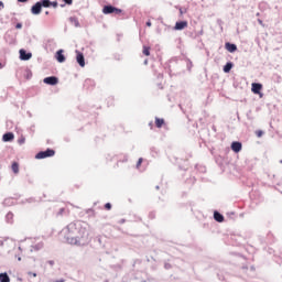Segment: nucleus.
Segmentation results:
<instances>
[{"mask_svg": "<svg viewBox=\"0 0 282 282\" xmlns=\"http://www.w3.org/2000/svg\"><path fill=\"white\" fill-rule=\"evenodd\" d=\"M154 124H155L156 129H162V127H166V120H164V118L155 117Z\"/></svg>", "mask_w": 282, "mask_h": 282, "instance_id": "obj_18", "label": "nucleus"}, {"mask_svg": "<svg viewBox=\"0 0 282 282\" xmlns=\"http://www.w3.org/2000/svg\"><path fill=\"white\" fill-rule=\"evenodd\" d=\"M213 217H214V220L217 221V224H224V221H226V217L224 216V214H221L217 209L214 210Z\"/></svg>", "mask_w": 282, "mask_h": 282, "instance_id": "obj_12", "label": "nucleus"}, {"mask_svg": "<svg viewBox=\"0 0 282 282\" xmlns=\"http://www.w3.org/2000/svg\"><path fill=\"white\" fill-rule=\"evenodd\" d=\"M3 206H12L14 202H12V198H4L2 202Z\"/></svg>", "mask_w": 282, "mask_h": 282, "instance_id": "obj_29", "label": "nucleus"}, {"mask_svg": "<svg viewBox=\"0 0 282 282\" xmlns=\"http://www.w3.org/2000/svg\"><path fill=\"white\" fill-rule=\"evenodd\" d=\"M41 12H43V7L40 1L32 4L31 14H33V17H39V14H41Z\"/></svg>", "mask_w": 282, "mask_h": 282, "instance_id": "obj_8", "label": "nucleus"}, {"mask_svg": "<svg viewBox=\"0 0 282 282\" xmlns=\"http://www.w3.org/2000/svg\"><path fill=\"white\" fill-rule=\"evenodd\" d=\"M59 235L64 236L65 242L69 246H85L91 241L87 225L80 220L68 224Z\"/></svg>", "mask_w": 282, "mask_h": 282, "instance_id": "obj_1", "label": "nucleus"}, {"mask_svg": "<svg viewBox=\"0 0 282 282\" xmlns=\"http://www.w3.org/2000/svg\"><path fill=\"white\" fill-rule=\"evenodd\" d=\"M25 142V135L21 134V137L18 139V144H23Z\"/></svg>", "mask_w": 282, "mask_h": 282, "instance_id": "obj_42", "label": "nucleus"}, {"mask_svg": "<svg viewBox=\"0 0 282 282\" xmlns=\"http://www.w3.org/2000/svg\"><path fill=\"white\" fill-rule=\"evenodd\" d=\"M19 58H20V61H30L32 58V52H30L25 48H20L19 50Z\"/></svg>", "mask_w": 282, "mask_h": 282, "instance_id": "obj_7", "label": "nucleus"}, {"mask_svg": "<svg viewBox=\"0 0 282 282\" xmlns=\"http://www.w3.org/2000/svg\"><path fill=\"white\" fill-rule=\"evenodd\" d=\"M176 9L180 11V15L182 17L184 13L187 12L186 9H183L182 7H176Z\"/></svg>", "mask_w": 282, "mask_h": 282, "instance_id": "obj_46", "label": "nucleus"}, {"mask_svg": "<svg viewBox=\"0 0 282 282\" xmlns=\"http://www.w3.org/2000/svg\"><path fill=\"white\" fill-rule=\"evenodd\" d=\"M232 67H235V63L231 61H228L224 66H223V72L224 74H230L232 72Z\"/></svg>", "mask_w": 282, "mask_h": 282, "instance_id": "obj_17", "label": "nucleus"}, {"mask_svg": "<svg viewBox=\"0 0 282 282\" xmlns=\"http://www.w3.org/2000/svg\"><path fill=\"white\" fill-rule=\"evenodd\" d=\"M15 259H18V261H21L22 260L21 253L15 254Z\"/></svg>", "mask_w": 282, "mask_h": 282, "instance_id": "obj_62", "label": "nucleus"}, {"mask_svg": "<svg viewBox=\"0 0 282 282\" xmlns=\"http://www.w3.org/2000/svg\"><path fill=\"white\" fill-rule=\"evenodd\" d=\"M186 66H187V70L191 72V69H193V61H191L189 58L186 59Z\"/></svg>", "mask_w": 282, "mask_h": 282, "instance_id": "obj_32", "label": "nucleus"}, {"mask_svg": "<svg viewBox=\"0 0 282 282\" xmlns=\"http://www.w3.org/2000/svg\"><path fill=\"white\" fill-rule=\"evenodd\" d=\"M17 21H19V19L17 17L11 18L12 23H17Z\"/></svg>", "mask_w": 282, "mask_h": 282, "instance_id": "obj_61", "label": "nucleus"}, {"mask_svg": "<svg viewBox=\"0 0 282 282\" xmlns=\"http://www.w3.org/2000/svg\"><path fill=\"white\" fill-rule=\"evenodd\" d=\"M29 276H34V278H36V276H37V274H36V272H32V271H30V272H29Z\"/></svg>", "mask_w": 282, "mask_h": 282, "instance_id": "obj_57", "label": "nucleus"}, {"mask_svg": "<svg viewBox=\"0 0 282 282\" xmlns=\"http://www.w3.org/2000/svg\"><path fill=\"white\" fill-rule=\"evenodd\" d=\"M113 105V99L111 97L108 98V107H111Z\"/></svg>", "mask_w": 282, "mask_h": 282, "instance_id": "obj_54", "label": "nucleus"}, {"mask_svg": "<svg viewBox=\"0 0 282 282\" xmlns=\"http://www.w3.org/2000/svg\"><path fill=\"white\" fill-rule=\"evenodd\" d=\"M217 25H219L221 32H224V20L217 19Z\"/></svg>", "mask_w": 282, "mask_h": 282, "instance_id": "obj_37", "label": "nucleus"}, {"mask_svg": "<svg viewBox=\"0 0 282 282\" xmlns=\"http://www.w3.org/2000/svg\"><path fill=\"white\" fill-rule=\"evenodd\" d=\"M44 85H48L50 87H56L58 85L59 79L55 75L47 76L43 79Z\"/></svg>", "mask_w": 282, "mask_h": 282, "instance_id": "obj_5", "label": "nucleus"}, {"mask_svg": "<svg viewBox=\"0 0 282 282\" xmlns=\"http://www.w3.org/2000/svg\"><path fill=\"white\" fill-rule=\"evenodd\" d=\"M56 155V150L47 148L46 150H41L35 154V160H47V158H54Z\"/></svg>", "mask_w": 282, "mask_h": 282, "instance_id": "obj_3", "label": "nucleus"}, {"mask_svg": "<svg viewBox=\"0 0 282 282\" xmlns=\"http://www.w3.org/2000/svg\"><path fill=\"white\" fill-rule=\"evenodd\" d=\"M104 208H105V210H111V208H113V205L111 203H106L104 205Z\"/></svg>", "mask_w": 282, "mask_h": 282, "instance_id": "obj_38", "label": "nucleus"}, {"mask_svg": "<svg viewBox=\"0 0 282 282\" xmlns=\"http://www.w3.org/2000/svg\"><path fill=\"white\" fill-rule=\"evenodd\" d=\"M51 8H54V9H56V8H58V1H52L51 0Z\"/></svg>", "mask_w": 282, "mask_h": 282, "instance_id": "obj_47", "label": "nucleus"}, {"mask_svg": "<svg viewBox=\"0 0 282 282\" xmlns=\"http://www.w3.org/2000/svg\"><path fill=\"white\" fill-rule=\"evenodd\" d=\"M69 23H72L75 28H80V21L76 17L68 18Z\"/></svg>", "mask_w": 282, "mask_h": 282, "instance_id": "obj_22", "label": "nucleus"}, {"mask_svg": "<svg viewBox=\"0 0 282 282\" xmlns=\"http://www.w3.org/2000/svg\"><path fill=\"white\" fill-rule=\"evenodd\" d=\"M86 215H89V217H94V215H96V212L94 210V208H88L86 209Z\"/></svg>", "mask_w": 282, "mask_h": 282, "instance_id": "obj_33", "label": "nucleus"}, {"mask_svg": "<svg viewBox=\"0 0 282 282\" xmlns=\"http://www.w3.org/2000/svg\"><path fill=\"white\" fill-rule=\"evenodd\" d=\"M89 239H90V241L93 239V241H94L95 246H97V248H105V242L102 241V236L99 235L95 238H89Z\"/></svg>", "mask_w": 282, "mask_h": 282, "instance_id": "obj_16", "label": "nucleus"}, {"mask_svg": "<svg viewBox=\"0 0 282 282\" xmlns=\"http://www.w3.org/2000/svg\"><path fill=\"white\" fill-rule=\"evenodd\" d=\"M55 59L57 61V63H65V61H67V57L65 56V50H57L55 52Z\"/></svg>", "mask_w": 282, "mask_h": 282, "instance_id": "obj_10", "label": "nucleus"}, {"mask_svg": "<svg viewBox=\"0 0 282 282\" xmlns=\"http://www.w3.org/2000/svg\"><path fill=\"white\" fill-rule=\"evenodd\" d=\"M259 25H261L262 28H265V23H263V20L261 18L257 19Z\"/></svg>", "mask_w": 282, "mask_h": 282, "instance_id": "obj_49", "label": "nucleus"}, {"mask_svg": "<svg viewBox=\"0 0 282 282\" xmlns=\"http://www.w3.org/2000/svg\"><path fill=\"white\" fill-rule=\"evenodd\" d=\"M32 76H33L32 69L25 68V72H24V78H25V80H32Z\"/></svg>", "mask_w": 282, "mask_h": 282, "instance_id": "obj_25", "label": "nucleus"}, {"mask_svg": "<svg viewBox=\"0 0 282 282\" xmlns=\"http://www.w3.org/2000/svg\"><path fill=\"white\" fill-rule=\"evenodd\" d=\"M19 169H20L19 162L13 161L11 164V170H12V173H14V175H19Z\"/></svg>", "mask_w": 282, "mask_h": 282, "instance_id": "obj_19", "label": "nucleus"}, {"mask_svg": "<svg viewBox=\"0 0 282 282\" xmlns=\"http://www.w3.org/2000/svg\"><path fill=\"white\" fill-rule=\"evenodd\" d=\"M66 6H72L74 3V0H62Z\"/></svg>", "mask_w": 282, "mask_h": 282, "instance_id": "obj_53", "label": "nucleus"}, {"mask_svg": "<svg viewBox=\"0 0 282 282\" xmlns=\"http://www.w3.org/2000/svg\"><path fill=\"white\" fill-rule=\"evenodd\" d=\"M63 213H65V208L62 207V208H59L57 215H63Z\"/></svg>", "mask_w": 282, "mask_h": 282, "instance_id": "obj_58", "label": "nucleus"}, {"mask_svg": "<svg viewBox=\"0 0 282 282\" xmlns=\"http://www.w3.org/2000/svg\"><path fill=\"white\" fill-rule=\"evenodd\" d=\"M251 91L254 94V96H259V98H263V84L259 82H253L251 84Z\"/></svg>", "mask_w": 282, "mask_h": 282, "instance_id": "obj_4", "label": "nucleus"}, {"mask_svg": "<svg viewBox=\"0 0 282 282\" xmlns=\"http://www.w3.org/2000/svg\"><path fill=\"white\" fill-rule=\"evenodd\" d=\"M230 149L231 151H234V153H241V149H243V143H241V141H232L230 144Z\"/></svg>", "mask_w": 282, "mask_h": 282, "instance_id": "obj_11", "label": "nucleus"}, {"mask_svg": "<svg viewBox=\"0 0 282 282\" xmlns=\"http://www.w3.org/2000/svg\"><path fill=\"white\" fill-rule=\"evenodd\" d=\"M246 116H247V120H254V117H252V110H248Z\"/></svg>", "mask_w": 282, "mask_h": 282, "instance_id": "obj_35", "label": "nucleus"}, {"mask_svg": "<svg viewBox=\"0 0 282 282\" xmlns=\"http://www.w3.org/2000/svg\"><path fill=\"white\" fill-rule=\"evenodd\" d=\"M150 151H151V153H152V158H155V155H158V148L152 147V148L150 149Z\"/></svg>", "mask_w": 282, "mask_h": 282, "instance_id": "obj_39", "label": "nucleus"}, {"mask_svg": "<svg viewBox=\"0 0 282 282\" xmlns=\"http://www.w3.org/2000/svg\"><path fill=\"white\" fill-rule=\"evenodd\" d=\"M218 279H219V281H224L225 280L224 275H221V274H218Z\"/></svg>", "mask_w": 282, "mask_h": 282, "instance_id": "obj_63", "label": "nucleus"}, {"mask_svg": "<svg viewBox=\"0 0 282 282\" xmlns=\"http://www.w3.org/2000/svg\"><path fill=\"white\" fill-rule=\"evenodd\" d=\"M0 282H10V275L8 274V272L0 273Z\"/></svg>", "mask_w": 282, "mask_h": 282, "instance_id": "obj_24", "label": "nucleus"}, {"mask_svg": "<svg viewBox=\"0 0 282 282\" xmlns=\"http://www.w3.org/2000/svg\"><path fill=\"white\" fill-rule=\"evenodd\" d=\"M256 135L257 138H263V135H265V131L259 129V130H256Z\"/></svg>", "mask_w": 282, "mask_h": 282, "instance_id": "obj_31", "label": "nucleus"}, {"mask_svg": "<svg viewBox=\"0 0 282 282\" xmlns=\"http://www.w3.org/2000/svg\"><path fill=\"white\" fill-rule=\"evenodd\" d=\"M25 202H26V204H34V203H36V198L29 197V198H25Z\"/></svg>", "mask_w": 282, "mask_h": 282, "instance_id": "obj_41", "label": "nucleus"}, {"mask_svg": "<svg viewBox=\"0 0 282 282\" xmlns=\"http://www.w3.org/2000/svg\"><path fill=\"white\" fill-rule=\"evenodd\" d=\"M54 282H65V279H58V280H55Z\"/></svg>", "mask_w": 282, "mask_h": 282, "instance_id": "obj_64", "label": "nucleus"}, {"mask_svg": "<svg viewBox=\"0 0 282 282\" xmlns=\"http://www.w3.org/2000/svg\"><path fill=\"white\" fill-rule=\"evenodd\" d=\"M145 25H147V28H151V25H153V24L151 23V20H148V21L145 22Z\"/></svg>", "mask_w": 282, "mask_h": 282, "instance_id": "obj_59", "label": "nucleus"}, {"mask_svg": "<svg viewBox=\"0 0 282 282\" xmlns=\"http://www.w3.org/2000/svg\"><path fill=\"white\" fill-rule=\"evenodd\" d=\"M2 142H14V132L7 131L2 134Z\"/></svg>", "mask_w": 282, "mask_h": 282, "instance_id": "obj_14", "label": "nucleus"}, {"mask_svg": "<svg viewBox=\"0 0 282 282\" xmlns=\"http://www.w3.org/2000/svg\"><path fill=\"white\" fill-rule=\"evenodd\" d=\"M198 47H199L200 50H204V47H206V44H204V42H202V43L198 45Z\"/></svg>", "mask_w": 282, "mask_h": 282, "instance_id": "obj_60", "label": "nucleus"}, {"mask_svg": "<svg viewBox=\"0 0 282 282\" xmlns=\"http://www.w3.org/2000/svg\"><path fill=\"white\" fill-rule=\"evenodd\" d=\"M15 30H23V22H17L14 24Z\"/></svg>", "mask_w": 282, "mask_h": 282, "instance_id": "obj_40", "label": "nucleus"}, {"mask_svg": "<svg viewBox=\"0 0 282 282\" xmlns=\"http://www.w3.org/2000/svg\"><path fill=\"white\" fill-rule=\"evenodd\" d=\"M142 162H144L143 158H139L135 164V169H140L142 166Z\"/></svg>", "mask_w": 282, "mask_h": 282, "instance_id": "obj_34", "label": "nucleus"}, {"mask_svg": "<svg viewBox=\"0 0 282 282\" xmlns=\"http://www.w3.org/2000/svg\"><path fill=\"white\" fill-rule=\"evenodd\" d=\"M102 14H117L118 17H120V14H124V10L111 4V3H107L104 4L102 9H101Z\"/></svg>", "mask_w": 282, "mask_h": 282, "instance_id": "obj_2", "label": "nucleus"}, {"mask_svg": "<svg viewBox=\"0 0 282 282\" xmlns=\"http://www.w3.org/2000/svg\"><path fill=\"white\" fill-rule=\"evenodd\" d=\"M186 28H188V21L178 20L175 22L173 30L174 32H182V30H186Z\"/></svg>", "mask_w": 282, "mask_h": 282, "instance_id": "obj_6", "label": "nucleus"}, {"mask_svg": "<svg viewBox=\"0 0 282 282\" xmlns=\"http://www.w3.org/2000/svg\"><path fill=\"white\" fill-rule=\"evenodd\" d=\"M195 169L197 170L198 173H206V166L205 165L196 164Z\"/></svg>", "mask_w": 282, "mask_h": 282, "instance_id": "obj_28", "label": "nucleus"}, {"mask_svg": "<svg viewBox=\"0 0 282 282\" xmlns=\"http://www.w3.org/2000/svg\"><path fill=\"white\" fill-rule=\"evenodd\" d=\"M225 50H227L229 54H235L239 47L232 42H225Z\"/></svg>", "mask_w": 282, "mask_h": 282, "instance_id": "obj_13", "label": "nucleus"}, {"mask_svg": "<svg viewBox=\"0 0 282 282\" xmlns=\"http://www.w3.org/2000/svg\"><path fill=\"white\" fill-rule=\"evenodd\" d=\"M6 221L7 224H14V214L12 212H9L6 215Z\"/></svg>", "mask_w": 282, "mask_h": 282, "instance_id": "obj_23", "label": "nucleus"}, {"mask_svg": "<svg viewBox=\"0 0 282 282\" xmlns=\"http://www.w3.org/2000/svg\"><path fill=\"white\" fill-rule=\"evenodd\" d=\"M34 128H35V126L34 124H32L30 128H29V132L31 133V135H34Z\"/></svg>", "mask_w": 282, "mask_h": 282, "instance_id": "obj_50", "label": "nucleus"}, {"mask_svg": "<svg viewBox=\"0 0 282 282\" xmlns=\"http://www.w3.org/2000/svg\"><path fill=\"white\" fill-rule=\"evenodd\" d=\"M119 162H129V155H124L123 160H120Z\"/></svg>", "mask_w": 282, "mask_h": 282, "instance_id": "obj_55", "label": "nucleus"}, {"mask_svg": "<svg viewBox=\"0 0 282 282\" xmlns=\"http://www.w3.org/2000/svg\"><path fill=\"white\" fill-rule=\"evenodd\" d=\"M178 170L180 171H188V167H186V166H184V165L178 163Z\"/></svg>", "mask_w": 282, "mask_h": 282, "instance_id": "obj_51", "label": "nucleus"}, {"mask_svg": "<svg viewBox=\"0 0 282 282\" xmlns=\"http://www.w3.org/2000/svg\"><path fill=\"white\" fill-rule=\"evenodd\" d=\"M142 54L143 56H151V46L143 45Z\"/></svg>", "mask_w": 282, "mask_h": 282, "instance_id": "obj_26", "label": "nucleus"}, {"mask_svg": "<svg viewBox=\"0 0 282 282\" xmlns=\"http://www.w3.org/2000/svg\"><path fill=\"white\" fill-rule=\"evenodd\" d=\"M185 36H188V39L195 40V31H185Z\"/></svg>", "mask_w": 282, "mask_h": 282, "instance_id": "obj_30", "label": "nucleus"}, {"mask_svg": "<svg viewBox=\"0 0 282 282\" xmlns=\"http://www.w3.org/2000/svg\"><path fill=\"white\" fill-rule=\"evenodd\" d=\"M76 54V63L79 65V67H85V54L78 50L75 51Z\"/></svg>", "mask_w": 282, "mask_h": 282, "instance_id": "obj_9", "label": "nucleus"}, {"mask_svg": "<svg viewBox=\"0 0 282 282\" xmlns=\"http://www.w3.org/2000/svg\"><path fill=\"white\" fill-rule=\"evenodd\" d=\"M154 76H156V78L160 80L162 78H164V74L162 73H158V70H154Z\"/></svg>", "mask_w": 282, "mask_h": 282, "instance_id": "obj_43", "label": "nucleus"}, {"mask_svg": "<svg viewBox=\"0 0 282 282\" xmlns=\"http://www.w3.org/2000/svg\"><path fill=\"white\" fill-rule=\"evenodd\" d=\"M164 68L167 69V73H169L170 76H173L172 70H171V64H170V63H165Z\"/></svg>", "mask_w": 282, "mask_h": 282, "instance_id": "obj_36", "label": "nucleus"}, {"mask_svg": "<svg viewBox=\"0 0 282 282\" xmlns=\"http://www.w3.org/2000/svg\"><path fill=\"white\" fill-rule=\"evenodd\" d=\"M172 269H173V264L169 262H164V270H172Z\"/></svg>", "mask_w": 282, "mask_h": 282, "instance_id": "obj_44", "label": "nucleus"}, {"mask_svg": "<svg viewBox=\"0 0 282 282\" xmlns=\"http://www.w3.org/2000/svg\"><path fill=\"white\" fill-rule=\"evenodd\" d=\"M31 248L35 250V252H39V250H43V248H45V243L43 241H40L36 245L31 246Z\"/></svg>", "mask_w": 282, "mask_h": 282, "instance_id": "obj_20", "label": "nucleus"}, {"mask_svg": "<svg viewBox=\"0 0 282 282\" xmlns=\"http://www.w3.org/2000/svg\"><path fill=\"white\" fill-rule=\"evenodd\" d=\"M234 87L237 89L239 87V82L237 79L234 80Z\"/></svg>", "mask_w": 282, "mask_h": 282, "instance_id": "obj_56", "label": "nucleus"}, {"mask_svg": "<svg viewBox=\"0 0 282 282\" xmlns=\"http://www.w3.org/2000/svg\"><path fill=\"white\" fill-rule=\"evenodd\" d=\"M149 219H155V212L149 213Z\"/></svg>", "mask_w": 282, "mask_h": 282, "instance_id": "obj_52", "label": "nucleus"}, {"mask_svg": "<svg viewBox=\"0 0 282 282\" xmlns=\"http://www.w3.org/2000/svg\"><path fill=\"white\" fill-rule=\"evenodd\" d=\"M94 87H96V82L94 79H85L84 89H87V91H91Z\"/></svg>", "mask_w": 282, "mask_h": 282, "instance_id": "obj_15", "label": "nucleus"}, {"mask_svg": "<svg viewBox=\"0 0 282 282\" xmlns=\"http://www.w3.org/2000/svg\"><path fill=\"white\" fill-rule=\"evenodd\" d=\"M215 162L219 166V169H224V156L221 155L215 156Z\"/></svg>", "mask_w": 282, "mask_h": 282, "instance_id": "obj_21", "label": "nucleus"}, {"mask_svg": "<svg viewBox=\"0 0 282 282\" xmlns=\"http://www.w3.org/2000/svg\"><path fill=\"white\" fill-rule=\"evenodd\" d=\"M195 36H196V39H199V36H204V29H202L198 32L195 31Z\"/></svg>", "mask_w": 282, "mask_h": 282, "instance_id": "obj_45", "label": "nucleus"}, {"mask_svg": "<svg viewBox=\"0 0 282 282\" xmlns=\"http://www.w3.org/2000/svg\"><path fill=\"white\" fill-rule=\"evenodd\" d=\"M39 1H40V6H42V8H51L52 0H39Z\"/></svg>", "mask_w": 282, "mask_h": 282, "instance_id": "obj_27", "label": "nucleus"}, {"mask_svg": "<svg viewBox=\"0 0 282 282\" xmlns=\"http://www.w3.org/2000/svg\"><path fill=\"white\" fill-rule=\"evenodd\" d=\"M235 215H236L235 212L227 213V217H229V219H234Z\"/></svg>", "mask_w": 282, "mask_h": 282, "instance_id": "obj_48", "label": "nucleus"}]
</instances>
